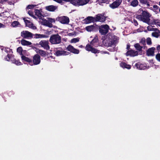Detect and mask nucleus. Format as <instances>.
I'll return each mask as SVG.
<instances>
[{"label": "nucleus", "instance_id": "nucleus-1", "mask_svg": "<svg viewBox=\"0 0 160 160\" xmlns=\"http://www.w3.org/2000/svg\"><path fill=\"white\" fill-rule=\"evenodd\" d=\"M118 38L114 34H109L107 35L106 40L104 42L106 46L112 47L118 43Z\"/></svg>", "mask_w": 160, "mask_h": 160}, {"label": "nucleus", "instance_id": "nucleus-2", "mask_svg": "<svg viewBox=\"0 0 160 160\" xmlns=\"http://www.w3.org/2000/svg\"><path fill=\"white\" fill-rule=\"evenodd\" d=\"M98 39L97 36H95L94 38L91 42V45L89 44H87L85 47L86 50L88 51H91L92 53H96L99 52V50L93 48L91 45L96 47L97 43L98 42Z\"/></svg>", "mask_w": 160, "mask_h": 160}, {"label": "nucleus", "instance_id": "nucleus-3", "mask_svg": "<svg viewBox=\"0 0 160 160\" xmlns=\"http://www.w3.org/2000/svg\"><path fill=\"white\" fill-rule=\"evenodd\" d=\"M151 16V15L149 12L144 11H142V15H138L136 16V18L139 20L150 25L151 24L150 19Z\"/></svg>", "mask_w": 160, "mask_h": 160}, {"label": "nucleus", "instance_id": "nucleus-4", "mask_svg": "<svg viewBox=\"0 0 160 160\" xmlns=\"http://www.w3.org/2000/svg\"><path fill=\"white\" fill-rule=\"evenodd\" d=\"M49 41L52 44H58L61 42V37L58 34L53 35L50 37Z\"/></svg>", "mask_w": 160, "mask_h": 160}, {"label": "nucleus", "instance_id": "nucleus-5", "mask_svg": "<svg viewBox=\"0 0 160 160\" xmlns=\"http://www.w3.org/2000/svg\"><path fill=\"white\" fill-rule=\"evenodd\" d=\"M90 0H71L70 3L76 6H83L87 4Z\"/></svg>", "mask_w": 160, "mask_h": 160}, {"label": "nucleus", "instance_id": "nucleus-6", "mask_svg": "<svg viewBox=\"0 0 160 160\" xmlns=\"http://www.w3.org/2000/svg\"><path fill=\"white\" fill-rule=\"evenodd\" d=\"M56 20L61 23L64 24H68L69 22V18L66 16L58 17L56 18Z\"/></svg>", "mask_w": 160, "mask_h": 160}, {"label": "nucleus", "instance_id": "nucleus-7", "mask_svg": "<svg viewBox=\"0 0 160 160\" xmlns=\"http://www.w3.org/2000/svg\"><path fill=\"white\" fill-rule=\"evenodd\" d=\"M39 45L46 50H48L50 49L49 42L48 41L46 40H41L38 44Z\"/></svg>", "mask_w": 160, "mask_h": 160}, {"label": "nucleus", "instance_id": "nucleus-8", "mask_svg": "<svg viewBox=\"0 0 160 160\" xmlns=\"http://www.w3.org/2000/svg\"><path fill=\"white\" fill-rule=\"evenodd\" d=\"M109 27L107 24L102 25L99 28V32L102 35L106 34L108 31Z\"/></svg>", "mask_w": 160, "mask_h": 160}, {"label": "nucleus", "instance_id": "nucleus-9", "mask_svg": "<svg viewBox=\"0 0 160 160\" xmlns=\"http://www.w3.org/2000/svg\"><path fill=\"white\" fill-rule=\"evenodd\" d=\"M21 36L24 38H32L33 34L27 31H23L21 32Z\"/></svg>", "mask_w": 160, "mask_h": 160}, {"label": "nucleus", "instance_id": "nucleus-10", "mask_svg": "<svg viewBox=\"0 0 160 160\" xmlns=\"http://www.w3.org/2000/svg\"><path fill=\"white\" fill-rule=\"evenodd\" d=\"M4 51L7 54V57L5 58V60L7 61H9L12 60L13 56L12 55V52L11 49L9 48H5Z\"/></svg>", "mask_w": 160, "mask_h": 160}, {"label": "nucleus", "instance_id": "nucleus-11", "mask_svg": "<svg viewBox=\"0 0 160 160\" xmlns=\"http://www.w3.org/2000/svg\"><path fill=\"white\" fill-rule=\"evenodd\" d=\"M39 22L41 24L48 27L49 28H52L53 27L52 24L49 23L48 19H46L43 18H42L39 20Z\"/></svg>", "mask_w": 160, "mask_h": 160}, {"label": "nucleus", "instance_id": "nucleus-12", "mask_svg": "<svg viewBox=\"0 0 160 160\" xmlns=\"http://www.w3.org/2000/svg\"><path fill=\"white\" fill-rule=\"evenodd\" d=\"M134 68H136L140 70L145 69L149 68V66L147 67L145 63H141L140 62H138L135 64L134 66Z\"/></svg>", "mask_w": 160, "mask_h": 160}, {"label": "nucleus", "instance_id": "nucleus-13", "mask_svg": "<svg viewBox=\"0 0 160 160\" xmlns=\"http://www.w3.org/2000/svg\"><path fill=\"white\" fill-rule=\"evenodd\" d=\"M95 22H104L105 21V18L102 15L99 14L96 15L94 17Z\"/></svg>", "mask_w": 160, "mask_h": 160}, {"label": "nucleus", "instance_id": "nucleus-14", "mask_svg": "<svg viewBox=\"0 0 160 160\" xmlns=\"http://www.w3.org/2000/svg\"><path fill=\"white\" fill-rule=\"evenodd\" d=\"M40 56L38 54L35 55L33 58V61L32 62L33 65H38L40 63Z\"/></svg>", "mask_w": 160, "mask_h": 160}, {"label": "nucleus", "instance_id": "nucleus-15", "mask_svg": "<svg viewBox=\"0 0 160 160\" xmlns=\"http://www.w3.org/2000/svg\"><path fill=\"white\" fill-rule=\"evenodd\" d=\"M122 0H116L112 3L109 5L110 7L112 9L118 8L121 4Z\"/></svg>", "mask_w": 160, "mask_h": 160}, {"label": "nucleus", "instance_id": "nucleus-16", "mask_svg": "<svg viewBox=\"0 0 160 160\" xmlns=\"http://www.w3.org/2000/svg\"><path fill=\"white\" fill-rule=\"evenodd\" d=\"M69 52L64 50H58L56 51L55 53V55L57 56L61 55H67L69 54Z\"/></svg>", "mask_w": 160, "mask_h": 160}, {"label": "nucleus", "instance_id": "nucleus-17", "mask_svg": "<svg viewBox=\"0 0 160 160\" xmlns=\"http://www.w3.org/2000/svg\"><path fill=\"white\" fill-rule=\"evenodd\" d=\"M23 20H24V21L27 27H28L34 30L36 29V27L34 26L33 24L29 20H26L25 18H23Z\"/></svg>", "mask_w": 160, "mask_h": 160}, {"label": "nucleus", "instance_id": "nucleus-18", "mask_svg": "<svg viewBox=\"0 0 160 160\" xmlns=\"http://www.w3.org/2000/svg\"><path fill=\"white\" fill-rule=\"evenodd\" d=\"M68 51L75 54H78L79 51V50L74 48V47L71 45H69L67 48Z\"/></svg>", "mask_w": 160, "mask_h": 160}, {"label": "nucleus", "instance_id": "nucleus-19", "mask_svg": "<svg viewBox=\"0 0 160 160\" xmlns=\"http://www.w3.org/2000/svg\"><path fill=\"white\" fill-rule=\"evenodd\" d=\"M138 52L137 51L132 50H129L126 53V55L127 56H130L134 57L137 56L138 55Z\"/></svg>", "mask_w": 160, "mask_h": 160}, {"label": "nucleus", "instance_id": "nucleus-20", "mask_svg": "<svg viewBox=\"0 0 160 160\" xmlns=\"http://www.w3.org/2000/svg\"><path fill=\"white\" fill-rule=\"evenodd\" d=\"M94 17H88L84 20V22L86 23H89L92 22H95Z\"/></svg>", "mask_w": 160, "mask_h": 160}, {"label": "nucleus", "instance_id": "nucleus-21", "mask_svg": "<svg viewBox=\"0 0 160 160\" xmlns=\"http://www.w3.org/2000/svg\"><path fill=\"white\" fill-rule=\"evenodd\" d=\"M46 10L50 12H54L57 9V7L53 5H50L45 7Z\"/></svg>", "mask_w": 160, "mask_h": 160}, {"label": "nucleus", "instance_id": "nucleus-22", "mask_svg": "<svg viewBox=\"0 0 160 160\" xmlns=\"http://www.w3.org/2000/svg\"><path fill=\"white\" fill-rule=\"evenodd\" d=\"M155 48L152 47L149 49L147 51V54L148 56H153L154 55Z\"/></svg>", "mask_w": 160, "mask_h": 160}, {"label": "nucleus", "instance_id": "nucleus-23", "mask_svg": "<svg viewBox=\"0 0 160 160\" xmlns=\"http://www.w3.org/2000/svg\"><path fill=\"white\" fill-rule=\"evenodd\" d=\"M120 66L123 68H126L128 69H130L131 68V66L127 64L124 62H122L120 63Z\"/></svg>", "mask_w": 160, "mask_h": 160}, {"label": "nucleus", "instance_id": "nucleus-24", "mask_svg": "<svg viewBox=\"0 0 160 160\" xmlns=\"http://www.w3.org/2000/svg\"><path fill=\"white\" fill-rule=\"evenodd\" d=\"M34 36V38H46L48 37L46 35L41 34H35L33 35Z\"/></svg>", "mask_w": 160, "mask_h": 160}, {"label": "nucleus", "instance_id": "nucleus-25", "mask_svg": "<svg viewBox=\"0 0 160 160\" xmlns=\"http://www.w3.org/2000/svg\"><path fill=\"white\" fill-rule=\"evenodd\" d=\"M21 44L23 46H28L32 44V43L31 42L26 41L24 39H22L21 40Z\"/></svg>", "mask_w": 160, "mask_h": 160}, {"label": "nucleus", "instance_id": "nucleus-26", "mask_svg": "<svg viewBox=\"0 0 160 160\" xmlns=\"http://www.w3.org/2000/svg\"><path fill=\"white\" fill-rule=\"evenodd\" d=\"M21 58L22 60L28 62L29 64L31 66L33 65L32 62L28 58L24 56H22Z\"/></svg>", "mask_w": 160, "mask_h": 160}, {"label": "nucleus", "instance_id": "nucleus-27", "mask_svg": "<svg viewBox=\"0 0 160 160\" xmlns=\"http://www.w3.org/2000/svg\"><path fill=\"white\" fill-rule=\"evenodd\" d=\"M35 15L37 16L38 18H39V20L41 19L42 17V15L41 13V11L40 10H39L38 9H36L35 10Z\"/></svg>", "mask_w": 160, "mask_h": 160}, {"label": "nucleus", "instance_id": "nucleus-28", "mask_svg": "<svg viewBox=\"0 0 160 160\" xmlns=\"http://www.w3.org/2000/svg\"><path fill=\"white\" fill-rule=\"evenodd\" d=\"M138 0H133L130 2V5L133 7H136L138 4Z\"/></svg>", "mask_w": 160, "mask_h": 160}, {"label": "nucleus", "instance_id": "nucleus-29", "mask_svg": "<svg viewBox=\"0 0 160 160\" xmlns=\"http://www.w3.org/2000/svg\"><path fill=\"white\" fill-rule=\"evenodd\" d=\"M139 1L142 4L146 5L148 7L150 6V3L148 0H139Z\"/></svg>", "mask_w": 160, "mask_h": 160}, {"label": "nucleus", "instance_id": "nucleus-30", "mask_svg": "<svg viewBox=\"0 0 160 160\" xmlns=\"http://www.w3.org/2000/svg\"><path fill=\"white\" fill-rule=\"evenodd\" d=\"M85 28L87 31L91 32L94 29L95 27L93 25H91L86 27Z\"/></svg>", "mask_w": 160, "mask_h": 160}, {"label": "nucleus", "instance_id": "nucleus-31", "mask_svg": "<svg viewBox=\"0 0 160 160\" xmlns=\"http://www.w3.org/2000/svg\"><path fill=\"white\" fill-rule=\"evenodd\" d=\"M47 19L48 20L49 23L52 24V23H55L56 22L54 18H47Z\"/></svg>", "mask_w": 160, "mask_h": 160}, {"label": "nucleus", "instance_id": "nucleus-32", "mask_svg": "<svg viewBox=\"0 0 160 160\" xmlns=\"http://www.w3.org/2000/svg\"><path fill=\"white\" fill-rule=\"evenodd\" d=\"M134 46L136 49L140 51L141 50L142 47L139 44L137 43L135 44Z\"/></svg>", "mask_w": 160, "mask_h": 160}, {"label": "nucleus", "instance_id": "nucleus-33", "mask_svg": "<svg viewBox=\"0 0 160 160\" xmlns=\"http://www.w3.org/2000/svg\"><path fill=\"white\" fill-rule=\"evenodd\" d=\"M147 29L150 31H157V29L156 28H153L152 26H148L147 27Z\"/></svg>", "mask_w": 160, "mask_h": 160}, {"label": "nucleus", "instance_id": "nucleus-34", "mask_svg": "<svg viewBox=\"0 0 160 160\" xmlns=\"http://www.w3.org/2000/svg\"><path fill=\"white\" fill-rule=\"evenodd\" d=\"M42 56L44 57L46 55V52L44 50H40L38 53Z\"/></svg>", "mask_w": 160, "mask_h": 160}, {"label": "nucleus", "instance_id": "nucleus-35", "mask_svg": "<svg viewBox=\"0 0 160 160\" xmlns=\"http://www.w3.org/2000/svg\"><path fill=\"white\" fill-rule=\"evenodd\" d=\"M19 24V23L18 21H14L12 23L11 25L12 26V27H17Z\"/></svg>", "mask_w": 160, "mask_h": 160}, {"label": "nucleus", "instance_id": "nucleus-36", "mask_svg": "<svg viewBox=\"0 0 160 160\" xmlns=\"http://www.w3.org/2000/svg\"><path fill=\"white\" fill-rule=\"evenodd\" d=\"M12 63L15 64L17 65H20L22 64L21 62L15 59L13 60Z\"/></svg>", "mask_w": 160, "mask_h": 160}, {"label": "nucleus", "instance_id": "nucleus-37", "mask_svg": "<svg viewBox=\"0 0 160 160\" xmlns=\"http://www.w3.org/2000/svg\"><path fill=\"white\" fill-rule=\"evenodd\" d=\"M79 41V39L78 38H74L71 40V42L75 43L77 42H78Z\"/></svg>", "mask_w": 160, "mask_h": 160}, {"label": "nucleus", "instance_id": "nucleus-38", "mask_svg": "<svg viewBox=\"0 0 160 160\" xmlns=\"http://www.w3.org/2000/svg\"><path fill=\"white\" fill-rule=\"evenodd\" d=\"M28 13L29 14V15L32 17L34 18H35V19L36 18V17L33 14V12L32 11H31V10L29 11H28Z\"/></svg>", "mask_w": 160, "mask_h": 160}, {"label": "nucleus", "instance_id": "nucleus-39", "mask_svg": "<svg viewBox=\"0 0 160 160\" xmlns=\"http://www.w3.org/2000/svg\"><path fill=\"white\" fill-rule=\"evenodd\" d=\"M36 6L35 4L29 5L27 6V8L28 9H31L36 7Z\"/></svg>", "mask_w": 160, "mask_h": 160}, {"label": "nucleus", "instance_id": "nucleus-40", "mask_svg": "<svg viewBox=\"0 0 160 160\" xmlns=\"http://www.w3.org/2000/svg\"><path fill=\"white\" fill-rule=\"evenodd\" d=\"M152 35L154 37L158 38L159 36V34L158 32H153L152 33Z\"/></svg>", "mask_w": 160, "mask_h": 160}, {"label": "nucleus", "instance_id": "nucleus-41", "mask_svg": "<svg viewBox=\"0 0 160 160\" xmlns=\"http://www.w3.org/2000/svg\"><path fill=\"white\" fill-rule=\"evenodd\" d=\"M147 43L148 45H151V40L150 38H148L147 39Z\"/></svg>", "mask_w": 160, "mask_h": 160}, {"label": "nucleus", "instance_id": "nucleus-42", "mask_svg": "<svg viewBox=\"0 0 160 160\" xmlns=\"http://www.w3.org/2000/svg\"><path fill=\"white\" fill-rule=\"evenodd\" d=\"M140 42L142 43L143 45H144L145 44V38H142L141 39Z\"/></svg>", "mask_w": 160, "mask_h": 160}, {"label": "nucleus", "instance_id": "nucleus-43", "mask_svg": "<svg viewBox=\"0 0 160 160\" xmlns=\"http://www.w3.org/2000/svg\"><path fill=\"white\" fill-rule=\"evenodd\" d=\"M156 58L158 61L160 62V53L157 54L156 56Z\"/></svg>", "mask_w": 160, "mask_h": 160}, {"label": "nucleus", "instance_id": "nucleus-44", "mask_svg": "<svg viewBox=\"0 0 160 160\" xmlns=\"http://www.w3.org/2000/svg\"><path fill=\"white\" fill-rule=\"evenodd\" d=\"M22 51V48L21 47H19L17 49V52L19 53H21Z\"/></svg>", "mask_w": 160, "mask_h": 160}, {"label": "nucleus", "instance_id": "nucleus-45", "mask_svg": "<svg viewBox=\"0 0 160 160\" xmlns=\"http://www.w3.org/2000/svg\"><path fill=\"white\" fill-rule=\"evenodd\" d=\"M33 49L37 53H38L39 52L40 50L38 49V48H37L35 47H33Z\"/></svg>", "mask_w": 160, "mask_h": 160}, {"label": "nucleus", "instance_id": "nucleus-46", "mask_svg": "<svg viewBox=\"0 0 160 160\" xmlns=\"http://www.w3.org/2000/svg\"><path fill=\"white\" fill-rule=\"evenodd\" d=\"M8 3L10 5L13 4L15 2V1H8Z\"/></svg>", "mask_w": 160, "mask_h": 160}, {"label": "nucleus", "instance_id": "nucleus-47", "mask_svg": "<svg viewBox=\"0 0 160 160\" xmlns=\"http://www.w3.org/2000/svg\"><path fill=\"white\" fill-rule=\"evenodd\" d=\"M7 0H0V4H4L7 2Z\"/></svg>", "mask_w": 160, "mask_h": 160}, {"label": "nucleus", "instance_id": "nucleus-48", "mask_svg": "<svg viewBox=\"0 0 160 160\" xmlns=\"http://www.w3.org/2000/svg\"><path fill=\"white\" fill-rule=\"evenodd\" d=\"M155 23L157 25L160 26V22L156 20L155 22Z\"/></svg>", "mask_w": 160, "mask_h": 160}, {"label": "nucleus", "instance_id": "nucleus-49", "mask_svg": "<svg viewBox=\"0 0 160 160\" xmlns=\"http://www.w3.org/2000/svg\"><path fill=\"white\" fill-rule=\"evenodd\" d=\"M133 23L136 26H137L138 24L137 21L135 20H133Z\"/></svg>", "mask_w": 160, "mask_h": 160}, {"label": "nucleus", "instance_id": "nucleus-50", "mask_svg": "<svg viewBox=\"0 0 160 160\" xmlns=\"http://www.w3.org/2000/svg\"><path fill=\"white\" fill-rule=\"evenodd\" d=\"M143 29L142 28H139L137 30L138 32H141L143 31Z\"/></svg>", "mask_w": 160, "mask_h": 160}, {"label": "nucleus", "instance_id": "nucleus-51", "mask_svg": "<svg viewBox=\"0 0 160 160\" xmlns=\"http://www.w3.org/2000/svg\"><path fill=\"white\" fill-rule=\"evenodd\" d=\"M5 27V25L3 24L0 23V28H4Z\"/></svg>", "mask_w": 160, "mask_h": 160}, {"label": "nucleus", "instance_id": "nucleus-52", "mask_svg": "<svg viewBox=\"0 0 160 160\" xmlns=\"http://www.w3.org/2000/svg\"><path fill=\"white\" fill-rule=\"evenodd\" d=\"M53 1H56L59 3H60L61 1L60 0H53Z\"/></svg>", "mask_w": 160, "mask_h": 160}, {"label": "nucleus", "instance_id": "nucleus-53", "mask_svg": "<svg viewBox=\"0 0 160 160\" xmlns=\"http://www.w3.org/2000/svg\"><path fill=\"white\" fill-rule=\"evenodd\" d=\"M157 50H160V46L158 45L157 47Z\"/></svg>", "mask_w": 160, "mask_h": 160}, {"label": "nucleus", "instance_id": "nucleus-54", "mask_svg": "<svg viewBox=\"0 0 160 160\" xmlns=\"http://www.w3.org/2000/svg\"><path fill=\"white\" fill-rule=\"evenodd\" d=\"M153 8H155V9H157L158 6L156 5H154V6H153Z\"/></svg>", "mask_w": 160, "mask_h": 160}, {"label": "nucleus", "instance_id": "nucleus-55", "mask_svg": "<svg viewBox=\"0 0 160 160\" xmlns=\"http://www.w3.org/2000/svg\"><path fill=\"white\" fill-rule=\"evenodd\" d=\"M127 49H129V48H130V46H129V45H127Z\"/></svg>", "mask_w": 160, "mask_h": 160}, {"label": "nucleus", "instance_id": "nucleus-56", "mask_svg": "<svg viewBox=\"0 0 160 160\" xmlns=\"http://www.w3.org/2000/svg\"><path fill=\"white\" fill-rule=\"evenodd\" d=\"M79 47L80 48H82V45H80L79 46Z\"/></svg>", "mask_w": 160, "mask_h": 160}, {"label": "nucleus", "instance_id": "nucleus-57", "mask_svg": "<svg viewBox=\"0 0 160 160\" xmlns=\"http://www.w3.org/2000/svg\"><path fill=\"white\" fill-rule=\"evenodd\" d=\"M15 1V2H16L17 1V0H11V1Z\"/></svg>", "mask_w": 160, "mask_h": 160}, {"label": "nucleus", "instance_id": "nucleus-58", "mask_svg": "<svg viewBox=\"0 0 160 160\" xmlns=\"http://www.w3.org/2000/svg\"><path fill=\"white\" fill-rule=\"evenodd\" d=\"M159 5H160V2H159ZM159 11L160 12V8L159 9Z\"/></svg>", "mask_w": 160, "mask_h": 160}, {"label": "nucleus", "instance_id": "nucleus-59", "mask_svg": "<svg viewBox=\"0 0 160 160\" xmlns=\"http://www.w3.org/2000/svg\"><path fill=\"white\" fill-rule=\"evenodd\" d=\"M127 1H128V2H129V1H130V0H127Z\"/></svg>", "mask_w": 160, "mask_h": 160}]
</instances>
